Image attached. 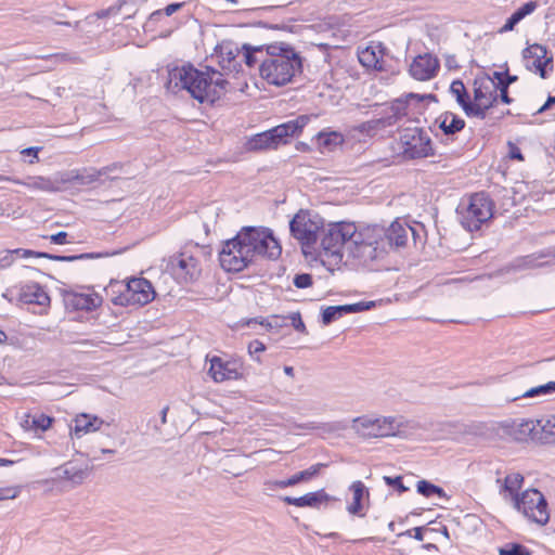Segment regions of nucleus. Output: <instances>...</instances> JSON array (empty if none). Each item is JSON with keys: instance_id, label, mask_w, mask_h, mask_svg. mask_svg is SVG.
I'll list each match as a JSON object with an SVG mask.
<instances>
[{"instance_id": "nucleus-1", "label": "nucleus", "mask_w": 555, "mask_h": 555, "mask_svg": "<svg viewBox=\"0 0 555 555\" xmlns=\"http://www.w3.org/2000/svg\"><path fill=\"white\" fill-rule=\"evenodd\" d=\"M281 253L282 247L269 229L244 227L235 237L223 243L219 261L225 271L241 272L259 257L275 260Z\"/></svg>"}, {"instance_id": "nucleus-2", "label": "nucleus", "mask_w": 555, "mask_h": 555, "mask_svg": "<svg viewBox=\"0 0 555 555\" xmlns=\"http://www.w3.org/2000/svg\"><path fill=\"white\" fill-rule=\"evenodd\" d=\"M228 81L215 69L198 70L193 65L177 66L168 70L166 87L177 93L186 90L199 103H215L225 93Z\"/></svg>"}, {"instance_id": "nucleus-3", "label": "nucleus", "mask_w": 555, "mask_h": 555, "mask_svg": "<svg viewBox=\"0 0 555 555\" xmlns=\"http://www.w3.org/2000/svg\"><path fill=\"white\" fill-rule=\"evenodd\" d=\"M364 243H366L365 231L357 232L353 223H331L327 228L321 229L320 255L339 262L343 259V248L346 247L356 258L364 261L360 255Z\"/></svg>"}, {"instance_id": "nucleus-4", "label": "nucleus", "mask_w": 555, "mask_h": 555, "mask_svg": "<svg viewBox=\"0 0 555 555\" xmlns=\"http://www.w3.org/2000/svg\"><path fill=\"white\" fill-rule=\"evenodd\" d=\"M302 68L298 53L282 46H268L259 66L260 75L269 83L284 86Z\"/></svg>"}, {"instance_id": "nucleus-5", "label": "nucleus", "mask_w": 555, "mask_h": 555, "mask_svg": "<svg viewBox=\"0 0 555 555\" xmlns=\"http://www.w3.org/2000/svg\"><path fill=\"white\" fill-rule=\"evenodd\" d=\"M410 233L414 234V229L398 221L392 222L387 230L366 229V243L362 245L360 255L364 262L380 259L389 249L405 246Z\"/></svg>"}, {"instance_id": "nucleus-6", "label": "nucleus", "mask_w": 555, "mask_h": 555, "mask_svg": "<svg viewBox=\"0 0 555 555\" xmlns=\"http://www.w3.org/2000/svg\"><path fill=\"white\" fill-rule=\"evenodd\" d=\"M350 428L363 439L400 437L411 428L403 416L362 415L351 421Z\"/></svg>"}, {"instance_id": "nucleus-7", "label": "nucleus", "mask_w": 555, "mask_h": 555, "mask_svg": "<svg viewBox=\"0 0 555 555\" xmlns=\"http://www.w3.org/2000/svg\"><path fill=\"white\" fill-rule=\"evenodd\" d=\"M118 293L112 298L116 306H144L155 298V291L152 283L143 278H132L126 284L115 282L111 283L106 289L108 294Z\"/></svg>"}, {"instance_id": "nucleus-8", "label": "nucleus", "mask_w": 555, "mask_h": 555, "mask_svg": "<svg viewBox=\"0 0 555 555\" xmlns=\"http://www.w3.org/2000/svg\"><path fill=\"white\" fill-rule=\"evenodd\" d=\"M321 229H323V219L310 210L300 209L289 222L291 234L300 243L306 256L317 250Z\"/></svg>"}, {"instance_id": "nucleus-9", "label": "nucleus", "mask_w": 555, "mask_h": 555, "mask_svg": "<svg viewBox=\"0 0 555 555\" xmlns=\"http://www.w3.org/2000/svg\"><path fill=\"white\" fill-rule=\"evenodd\" d=\"M514 507L529 520L545 525L550 519L547 502L537 489H527L518 498H514Z\"/></svg>"}, {"instance_id": "nucleus-10", "label": "nucleus", "mask_w": 555, "mask_h": 555, "mask_svg": "<svg viewBox=\"0 0 555 555\" xmlns=\"http://www.w3.org/2000/svg\"><path fill=\"white\" fill-rule=\"evenodd\" d=\"M398 144L405 159L424 158L433 154L430 138L420 128L404 129Z\"/></svg>"}, {"instance_id": "nucleus-11", "label": "nucleus", "mask_w": 555, "mask_h": 555, "mask_svg": "<svg viewBox=\"0 0 555 555\" xmlns=\"http://www.w3.org/2000/svg\"><path fill=\"white\" fill-rule=\"evenodd\" d=\"M486 207V193L479 192L473 194L468 204L464 206L461 204L459 207V215L461 218L462 225L473 232L479 231L481 225L486 222V215L483 208Z\"/></svg>"}, {"instance_id": "nucleus-12", "label": "nucleus", "mask_w": 555, "mask_h": 555, "mask_svg": "<svg viewBox=\"0 0 555 555\" xmlns=\"http://www.w3.org/2000/svg\"><path fill=\"white\" fill-rule=\"evenodd\" d=\"M167 269L176 279L184 283L196 280L201 273L198 261L188 253L170 257Z\"/></svg>"}, {"instance_id": "nucleus-13", "label": "nucleus", "mask_w": 555, "mask_h": 555, "mask_svg": "<svg viewBox=\"0 0 555 555\" xmlns=\"http://www.w3.org/2000/svg\"><path fill=\"white\" fill-rule=\"evenodd\" d=\"M209 375L216 383L237 380L243 377V362L238 359L223 360L214 356L209 359Z\"/></svg>"}, {"instance_id": "nucleus-14", "label": "nucleus", "mask_w": 555, "mask_h": 555, "mask_svg": "<svg viewBox=\"0 0 555 555\" xmlns=\"http://www.w3.org/2000/svg\"><path fill=\"white\" fill-rule=\"evenodd\" d=\"M550 257L555 258V247L548 248L541 253H534L531 255L517 257L509 264L504 267V269H502V272L503 273H511V272L515 273V272H521V271H526V270L541 268V267L550 264L548 261H543V259L550 258Z\"/></svg>"}, {"instance_id": "nucleus-15", "label": "nucleus", "mask_w": 555, "mask_h": 555, "mask_svg": "<svg viewBox=\"0 0 555 555\" xmlns=\"http://www.w3.org/2000/svg\"><path fill=\"white\" fill-rule=\"evenodd\" d=\"M311 115H300L295 119L281 124L270 129V135L274 142L275 147L281 144H286L289 138H293L301 132V130L311 120Z\"/></svg>"}, {"instance_id": "nucleus-16", "label": "nucleus", "mask_w": 555, "mask_h": 555, "mask_svg": "<svg viewBox=\"0 0 555 555\" xmlns=\"http://www.w3.org/2000/svg\"><path fill=\"white\" fill-rule=\"evenodd\" d=\"M546 54V48L539 43L531 44L522 51L526 68L539 73L543 79L546 78V66L553 61Z\"/></svg>"}, {"instance_id": "nucleus-17", "label": "nucleus", "mask_w": 555, "mask_h": 555, "mask_svg": "<svg viewBox=\"0 0 555 555\" xmlns=\"http://www.w3.org/2000/svg\"><path fill=\"white\" fill-rule=\"evenodd\" d=\"M440 67L437 57L429 53L417 55L410 65V75L420 81H427L434 78Z\"/></svg>"}, {"instance_id": "nucleus-18", "label": "nucleus", "mask_w": 555, "mask_h": 555, "mask_svg": "<svg viewBox=\"0 0 555 555\" xmlns=\"http://www.w3.org/2000/svg\"><path fill=\"white\" fill-rule=\"evenodd\" d=\"M118 166L117 164H113L111 166L103 167L101 169H94V168H86L81 171L79 170H73L68 172H62L60 173V181L62 183H78L81 185L91 184L100 179L102 176H107L109 172H112L114 169H116Z\"/></svg>"}, {"instance_id": "nucleus-19", "label": "nucleus", "mask_w": 555, "mask_h": 555, "mask_svg": "<svg viewBox=\"0 0 555 555\" xmlns=\"http://www.w3.org/2000/svg\"><path fill=\"white\" fill-rule=\"evenodd\" d=\"M64 302L67 308L73 310L92 311L102 305V297L96 293L81 294L66 292Z\"/></svg>"}, {"instance_id": "nucleus-20", "label": "nucleus", "mask_w": 555, "mask_h": 555, "mask_svg": "<svg viewBox=\"0 0 555 555\" xmlns=\"http://www.w3.org/2000/svg\"><path fill=\"white\" fill-rule=\"evenodd\" d=\"M539 423L533 420H519L509 422V436L512 441H539Z\"/></svg>"}, {"instance_id": "nucleus-21", "label": "nucleus", "mask_w": 555, "mask_h": 555, "mask_svg": "<svg viewBox=\"0 0 555 555\" xmlns=\"http://www.w3.org/2000/svg\"><path fill=\"white\" fill-rule=\"evenodd\" d=\"M12 253L13 258L21 257V258H28V257H37V258H47L55 261H63V262H72L76 260H82V259H94L102 257L101 254L95 253H86L80 255H72V256H63V255H53L49 253H42V251H34L30 249H24V248H16V249H10Z\"/></svg>"}, {"instance_id": "nucleus-22", "label": "nucleus", "mask_w": 555, "mask_h": 555, "mask_svg": "<svg viewBox=\"0 0 555 555\" xmlns=\"http://www.w3.org/2000/svg\"><path fill=\"white\" fill-rule=\"evenodd\" d=\"M241 54L240 48L231 41H223L217 47V56L222 69L228 72H238L241 62L237 57Z\"/></svg>"}, {"instance_id": "nucleus-23", "label": "nucleus", "mask_w": 555, "mask_h": 555, "mask_svg": "<svg viewBox=\"0 0 555 555\" xmlns=\"http://www.w3.org/2000/svg\"><path fill=\"white\" fill-rule=\"evenodd\" d=\"M331 500H335L328 495L323 489L314 492H308L299 498L283 496L282 501L287 505L296 507L320 508L321 505L327 504Z\"/></svg>"}, {"instance_id": "nucleus-24", "label": "nucleus", "mask_w": 555, "mask_h": 555, "mask_svg": "<svg viewBox=\"0 0 555 555\" xmlns=\"http://www.w3.org/2000/svg\"><path fill=\"white\" fill-rule=\"evenodd\" d=\"M450 92L455 96L467 116L483 117V109L480 104L470 101L469 94L461 80H454L451 83Z\"/></svg>"}, {"instance_id": "nucleus-25", "label": "nucleus", "mask_w": 555, "mask_h": 555, "mask_svg": "<svg viewBox=\"0 0 555 555\" xmlns=\"http://www.w3.org/2000/svg\"><path fill=\"white\" fill-rule=\"evenodd\" d=\"M18 299L23 304H33L40 307L50 306V296L38 283H27L21 286Z\"/></svg>"}, {"instance_id": "nucleus-26", "label": "nucleus", "mask_w": 555, "mask_h": 555, "mask_svg": "<svg viewBox=\"0 0 555 555\" xmlns=\"http://www.w3.org/2000/svg\"><path fill=\"white\" fill-rule=\"evenodd\" d=\"M73 422L74 426L70 427V435L76 438L99 430L104 423L103 420L85 413L77 415Z\"/></svg>"}, {"instance_id": "nucleus-27", "label": "nucleus", "mask_w": 555, "mask_h": 555, "mask_svg": "<svg viewBox=\"0 0 555 555\" xmlns=\"http://www.w3.org/2000/svg\"><path fill=\"white\" fill-rule=\"evenodd\" d=\"M522 482L524 476L519 473L508 474L503 479H496L500 494H502L504 499H509L512 502H514V498L519 496L517 491L520 489Z\"/></svg>"}, {"instance_id": "nucleus-28", "label": "nucleus", "mask_w": 555, "mask_h": 555, "mask_svg": "<svg viewBox=\"0 0 555 555\" xmlns=\"http://www.w3.org/2000/svg\"><path fill=\"white\" fill-rule=\"evenodd\" d=\"M13 183L25 185L33 190H38L42 192H59L61 189L59 186L60 183V173L57 178L54 180L47 177L35 176L28 177L26 180H13Z\"/></svg>"}, {"instance_id": "nucleus-29", "label": "nucleus", "mask_w": 555, "mask_h": 555, "mask_svg": "<svg viewBox=\"0 0 555 555\" xmlns=\"http://www.w3.org/2000/svg\"><path fill=\"white\" fill-rule=\"evenodd\" d=\"M501 73L494 72L492 77L488 75V80H491L494 86V94L488 93V112L492 108L493 103L500 96L501 101L505 104H511L513 100L508 95V86L500 79Z\"/></svg>"}, {"instance_id": "nucleus-30", "label": "nucleus", "mask_w": 555, "mask_h": 555, "mask_svg": "<svg viewBox=\"0 0 555 555\" xmlns=\"http://www.w3.org/2000/svg\"><path fill=\"white\" fill-rule=\"evenodd\" d=\"M512 441L509 436V422H495L488 426V442L500 447L503 442Z\"/></svg>"}, {"instance_id": "nucleus-31", "label": "nucleus", "mask_w": 555, "mask_h": 555, "mask_svg": "<svg viewBox=\"0 0 555 555\" xmlns=\"http://www.w3.org/2000/svg\"><path fill=\"white\" fill-rule=\"evenodd\" d=\"M538 8L537 1L526 2L518 8L506 21V23L499 29L500 34H504L514 29V27L522 21L526 16L530 15Z\"/></svg>"}, {"instance_id": "nucleus-32", "label": "nucleus", "mask_w": 555, "mask_h": 555, "mask_svg": "<svg viewBox=\"0 0 555 555\" xmlns=\"http://www.w3.org/2000/svg\"><path fill=\"white\" fill-rule=\"evenodd\" d=\"M56 472H59V479L70 481L73 486L81 485L89 475L87 467H77L69 463L57 468Z\"/></svg>"}, {"instance_id": "nucleus-33", "label": "nucleus", "mask_w": 555, "mask_h": 555, "mask_svg": "<svg viewBox=\"0 0 555 555\" xmlns=\"http://www.w3.org/2000/svg\"><path fill=\"white\" fill-rule=\"evenodd\" d=\"M318 146L322 153L333 152L344 143V135L337 131H320L317 135Z\"/></svg>"}, {"instance_id": "nucleus-34", "label": "nucleus", "mask_w": 555, "mask_h": 555, "mask_svg": "<svg viewBox=\"0 0 555 555\" xmlns=\"http://www.w3.org/2000/svg\"><path fill=\"white\" fill-rule=\"evenodd\" d=\"M350 491L352 492V503L347 507V511L352 515L363 516L362 511V500L364 496H369V491L364 483L360 480L354 481L350 486Z\"/></svg>"}, {"instance_id": "nucleus-35", "label": "nucleus", "mask_w": 555, "mask_h": 555, "mask_svg": "<svg viewBox=\"0 0 555 555\" xmlns=\"http://www.w3.org/2000/svg\"><path fill=\"white\" fill-rule=\"evenodd\" d=\"M439 127L446 134H454L462 130L465 126V122L457 115L446 112L439 117Z\"/></svg>"}, {"instance_id": "nucleus-36", "label": "nucleus", "mask_w": 555, "mask_h": 555, "mask_svg": "<svg viewBox=\"0 0 555 555\" xmlns=\"http://www.w3.org/2000/svg\"><path fill=\"white\" fill-rule=\"evenodd\" d=\"M539 423L538 434L539 442L552 443L555 442V416L548 418L537 420Z\"/></svg>"}, {"instance_id": "nucleus-37", "label": "nucleus", "mask_w": 555, "mask_h": 555, "mask_svg": "<svg viewBox=\"0 0 555 555\" xmlns=\"http://www.w3.org/2000/svg\"><path fill=\"white\" fill-rule=\"evenodd\" d=\"M242 50L243 60L248 67H254L257 63L261 64V59L264 57L267 48L262 46L254 47L248 43L243 44Z\"/></svg>"}, {"instance_id": "nucleus-38", "label": "nucleus", "mask_w": 555, "mask_h": 555, "mask_svg": "<svg viewBox=\"0 0 555 555\" xmlns=\"http://www.w3.org/2000/svg\"><path fill=\"white\" fill-rule=\"evenodd\" d=\"M247 147L250 151L276 149L275 145H274V142L272 140V135H270V131L269 130H267L264 132H261V133H258L255 137H253L247 142Z\"/></svg>"}, {"instance_id": "nucleus-39", "label": "nucleus", "mask_w": 555, "mask_h": 555, "mask_svg": "<svg viewBox=\"0 0 555 555\" xmlns=\"http://www.w3.org/2000/svg\"><path fill=\"white\" fill-rule=\"evenodd\" d=\"M417 492L425 498L437 495L447 499L444 490L427 480H420L416 485Z\"/></svg>"}, {"instance_id": "nucleus-40", "label": "nucleus", "mask_w": 555, "mask_h": 555, "mask_svg": "<svg viewBox=\"0 0 555 555\" xmlns=\"http://www.w3.org/2000/svg\"><path fill=\"white\" fill-rule=\"evenodd\" d=\"M390 114L386 117L387 125H392L406 115V105L402 101H396L389 107Z\"/></svg>"}, {"instance_id": "nucleus-41", "label": "nucleus", "mask_w": 555, "mask_h": 555, "mask_svg": "<svg viewBox=\"0 0 555 555\" xmlns=\"http://www.w3.org/2000/svg\"><path fill=\"white\" fill-rule=\"evenodd\" d=\"M344 314H347L343 306H330L325 308L322 312V322L324 325L331 324L333 321L341 318Z\"/></svg>"}, {"instance_id": "nucleus-42", "label": "nucleus", "mask_w": 555, "mask_h": 555, "mask_svg": "<svg viewBox=\"0 0 555 555\" xmlns=\"http://www.w3.org/2000/svg\"><path fill=\"white\" fill-rule=\"evenodd\" d=\"M548 396L546 385H539L532 387L530 389L525 390L521 395L512 398V401H517L519 399H538L540 397Z\"/></svg>"}, {"instance_id": "nucleus-43", "label": "nucleus", "mask_w": 555, "mask_h": 555, "mask_svg": "<svg viewBox=\"0 0 555 555\" xmlns=\"http://www.w3.org/2000/svg\"><path fill=\"white\" fill-rule=\"evenodd\" d=\"M33 416H34V418L31 420V424H34V431L48 430L54 421L53 417L48 416L43 413H36V414H33Z\"/></svg>"}, {"instance_id": "nucleus-44", "label": "nucleus", "mask_w": 555, "mask_h": 555, "mask_svg": "<svg viewBox=\"0 0 555 555\" xmlns=\"http://www.w3.org/2000/svg\"><path fill=\"white\" fill-rule=\"evenodd\" d=\"M499 555H531V552L522 544L507 543L499 548Z\"/></svg>"}, {"instance_id": "nucleus-45", "label": "nucleus", "mask_w": 555, "mask_h": 555, "mask_svg": "<svg viewBox=\"0 0 555 555\" xmlns=\"http://www.w3.org/2000/svg\"><path fill=\"white\" fill-rule=\"evenodd\" d=\"M359 61L367 67H376L378 60L373 48L367 47L359 53Z\"/></svg>"}, {"instance_id": "nucleus-46", "label": "nucleus", "mask_w": 555, "mask_h": 555, "mask_svg": "<svg viewBox=\"0 0 555 555\" xmlns=\"http://www.w3.org/2000/svg\"><path fill=\"white\" fill-rule=\"evenodd\" d=\"M376 306L375 301H360L350 305H344V309L346 313H357L361 311H366Z\"/></svg>"}, {"instance_id": "nucleus-47", "label": "nucleus", "mask_w": 555, "mask_h": 555, "mask_svg": "<svg viewBox=\"0 0 555 555\" xmlns=\"http://www.w3.org/2000/svg\"><path fill=\"white\" fill-rule=\"evenodd\" d=\"M20 493L21 487L18 486L0 488V501L14 500L18 496Z\"/></svg>"}, {"instance_id": "nucleus-48", "label": "nucleus", "mask_w": 555, "mask_h": 555, "mask_svg": "<svg viewBox=\"0 0 555 555\" xmlns=\"http://www.w3.org/2000/svg\"><path fill=\"white\" fill-rule=\"evenodd\" d=\"M384 480H385L386 485L396 488V490L399 493H404L408 491V488L402 482L401 476H396V477L385 476Z\"/></svg>"}, {"instance_id": "nucleus-49", "label": "nucleus", "mask_w": 555, "mask_h": 555, "mask_svg": "<svg viewBox=\"0 0 555 555\" xmlns=\"http://www.w3.org/2000/svg\"><path fill=\"white\" fill-rule=\"evenodd\" d=\"M293 283L297 288H307L312 285V276L309 273L296 274Z\"/></svg>"}, {"instance_id": "nucleus-50", "label": "nucleus", "mask_w": 555, "mask_h": 555, "mask_svg": "<svg viewBox=\"0 0 555 555\" xmlns=\"http://www.w3.org/2000/svg\"><path fill=\"white\" fill-rule=\"evenodd\" d=\"M324 466H325V464L318 463V464L310 466L309 468H307L305 470H301L300 473L302 474V478H304L305 482H308L313 477H315L320 473L321 468Z\"/></svg>"}, {"instance_id": "nucleus-51", "label": "nucleus", "mask_w": 555, "mask_h": 555, "mask_svg": "<svg viewBox=\"0 0 555 555\" xmlns=\"http://www.w3.org/2000/svg\"><path fill=\"white\" fill-rule=\"evenodd\" d=\"M41 150H42L41 146H30V147H26V149L22 150L21 154L24 155V156L31 157L28 160V163L33 165V164L39 162L38 153Z\"/></svg>"}, {"instance_id": "nucleus-52", "label": "nucleus", "mask_w": 555, "mask_h": 555, "mask_svg": "<svg viewBox=\"0 0 555 555\" xmlns=\"http://www.w3.org/2000/svg\"><path fill=\"white\" fill-rule=\"evenodd\" d=\"M263 487L266 491H275L276 489H285V479L283 480H273L267 479L263 481Z\"/></svg>"}, {"instance_id": "nucleus-53", "label": "nucleus", "mask_w": 555, "mask_h": 555, "mask_svg": "<svg viewBox=\"0 0 555 555\" xmlns=\"http://www.w3.org/2000/svg\"><path fill=\"white\" fill-rule=\"evenodd\" d=\"M14 262V258L10 249L0 251V268L7 269Z\"/></svg>"}, {"instance_id": "nucleus-54", "label": "nucleus", "mask_w": 555, "mask_h": 555, "mask_svg": "<svg viewBox=\"0 0 555 555\" xmlns=\"http://www.w3.org/2000/svg\"><path fill=\"white\" fill-rule=\"evenodd\" d=\"M291 321L294 328L300 333H306V325L301 319V315L299 312L292 313L291 314Z\"/></svg>"}, {"instance_id": "nucleus-55", "label": "nucleus", "mask_w": 555, "mask_h": 555, "mask_svg": "<svg viewBox=\"0 0 555 555\" xmlns=\"http://www.w3.org/2000/svg\"><path fill=\"white\" fill-rule=\"evenodd\" d=\"M264 350H266V346L260 340L255 339V340L250 341L248 345V352L253 357L257 353L264 351Z\"/></svg>"}, {"instance_id": "nucleus-56", "label": "nucleus", "mask_w": 555, "mask_h": 555, "mask_svg": "<svg viewBox=\"0 0 555 555\" xmlns=\"http://www.w3.org/2000/svg\"><path fill=\"white\" fill-rule=\"evenodd\" d=\"M485 96V93L482 91V83H479L478 78L474 81V103H478L479 100H481Z\"/></svg>"}, {"instance_id": "nucleus-57", "label": "nucleus", "mask_w": 555, "mask_h": 555, "mask_svg": "<svg viewBox=\"0 0 555 555\" xmlns=\"http://www.w3.org/2000/svg\"><path fill=\"white\" fill-rule=\"evenodd\" d=\"M300 482H305L302 478V474L300 472L292 475L289 478L285 479L286 488L294 487Z\"/></svg>"}, {"instance_id": "nucleus-58", "label": "nucleus", "mask_w": 555, "mask_h": 555, "mask_svg": "<svg viewBox=\"0 0 555 555\" xmlns=\"http://www.w3.org/2000/svg\"><path fill=\"white\" fill-rule=\"evenodd\" d=\"M66 238H67V233L64 232V231H60L56 234H52L50 236V241L53 244H57V245L65 244L66 243Z\"/></svg>"}, {"instance_id": "nucleus-59", "label": "nucleus", "mask_w": 555, "mask_h": 555, "mask_svg": "<svg viewBox=\"0 0 555 555\" xmlns=\"http://www.w3.org/2000/svg\"><path fill=\"white\" fill-rule=\"evenodd\" d=\"M34 418L33 414H25L21 421V426L25 430H34V424H31V420Z\"/></svg>"}, {"instance_id": "nucleus-60", "label": "nucleus", "mask_w": 555, "mask_h": 555, "mask_svg": "<svg viewBox=\"0 0 555 555\" xmlns=\"http://www.w3.org/2000/svg\"><path fill=\"white\" fill-rule=\"evenodd\" d=\"M500 73H501L500 79H501L504 83H506L508 87H509L512 83H514V82H516V81L518 80V77H517V76L508 74V72H507V70H505V72H500Z\"/></svg>"}, {"instance_id": "nucleus-61", "label": "nucleus", "mask_w": 555, "mask_h": 555, "mask_svg": "<svg viewBox=\"0 0 555 555\" xmlns=\"http://www.w3.org/2000/svg\"><path fill=\"white\" fill-rule=\"evenodd\" d=\"M508 154L512 159H517V160L524 159V156H522L520 150L515 144L509 143V153Z\"/></svg>"}, {"instance_id": "nucleus-62", "label": "nucleus", "mask_w": 555, "mask_h": 555, "mask_svg": "<svg viewBox=\"0 0 555 555\" xmlns=\"http://www.w3.org/2000/svg\"><path fill=\"white\" fill-rule=\"evenodd\" d=\"M182 7V3H170L168 4L163 11V15L170 16L173 13H176L178 10H180Z\"/></svg>"}, {"instance_id": "nucleus-63", "label": "nucleus", "mask_w": 555, "mask_h": 555, "mask_svg": "<svg viewBox=\"0 0 555 555\" xmlns=\"http://www.w3.org/2000/svg\"><path fill=\"white\" fill-rule=\"evenodd\" d=\"M554 104H555V95L554 96L550 95L547 98L546 102L537 111V113L541 114V113L545 112L546 109H548Z\"/></svg>"}, {"instance_id": "nucleus-64", "label": "nucleus", "mask_w": 555, "mask_h": 555, "mask_svg": "<svg viewBox=\"0 0 555 555\" xmlns=\"http://www.w3.org/2000/svg\"><path fill=\"white\" fill-rule=\"evenodd\" d=\"M49 57L55 60L56 62H66L70 60V56L66 53H56L50 55Z\"/></svg>"}]
</instances>
